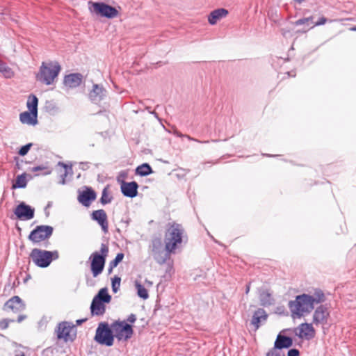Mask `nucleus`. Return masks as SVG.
I'll list each match as a JSON object with an SVG mask.
<instances>
[{
  "mask_svg": "<svg viewBox=\"0 0 356 356\" xmlns=\"http://www.w3.org/2000/svg\"><path fill=\"white\" fill-rule=\"evenodd\" d=\"M39 170H44V172L42 173V175H49L51 173V170H49V169L43 167V166H40V165H38V166H35L33 168V171L34 172H38Z\"/></svg>",
  "mask_w": 356,
  "mask_h": 356,
  "instance_id": "40",
  "label": "nucleus"
},
{
  "mask_svg": "<svg viewBox=\"0 0 356 356\" xmlns=\"http://www.w3.org/2000/svg\"><path fill=\"white\" fill-rule=\"evenodd\" d=\"M295 333L299 338L309 340L314 337L315 331L311 324L305 323L296 329Z\"/></svg>",
  "mask_w": 356,
  "mask_h": 356,
  "instance_id": "15",
  "label": "nucleus"
},
{
  "mask_svg": "<svg viewBox=\"0 0 356 356\" xmlns=\"http://www.w3.org/2000/svg\"><path fill=\"white\" fill-rule=\"evenodd\" d=\"M289 307L293 318H301L314 309L312 296L306 293L297 296L294 300L289 301Z\"/></svg>",
  "mask_w": 356,
  "mask_h": 356,
  "instance_id": "2",
  "label": "nucleus"
},
{
  "mask_svg": "<svg viewBox=\"0 0 356 356\" xmlns=\"http://www.w3.org/2000/svg\"><path fill=\"white\" fill-rule=\"evenodd\" d=\"M78 201L85 207H89L91 202L96 199L95 192L90 188L79 193L78 195Z\"/></svg>",
  "mask_w": 356,
  "mask_h": 356,
  "instance_id": "20",
  "label": "nucleus"
},
{
  "mask_svg": "<svg viewBox=\"0 0 356 356\" xmlns=\"http://www.w3.org/2000/svg\"><path fill=\"white\" fill-rule=\"evenodd\" d=\"M159 237L152 239L149 245V252L154 260L159 265H163L170 259V255L175 254L173 251L168 250L166 243H164Z\"/></svg>",
  "mask_w": 356,
  "mask_h": 356,
  "instance_id": "3",
  "label": "nucleus"
},
{
  "mask_svg": "<svg viewBox=\"0 0 356 356\" xmlns=\"http://www.w3.org/2000/svg\"><path fill=\"white\" fill-rule=\"evenodd\" d=\"M185 240H187V236L181 224L177 222L168 224L164 235V243H166L168 250L175 252Z\"/></svg>",
  "mask_w": 356,
  "mask_h": 356,
  "instance_id": "1",
  "label": "nucleus"
},
{
  "mask_svg": "<svg viewBox=\"0 0 356 356\" xmlns=\"http://www.w3.org/2000/svg\"><path fill=\"white\" fill-rule=\"evenodd\" d=\"M31 145H32V144L29 143V144H27V145L22 147L20 148V149L19 150V154L21 156H24L25 154H26L27 152H29L30 147H31Z\"/></svg>",
  "mask_w": 356,
  "mask_h": 356,
  "instance_id": "38",
  "label": "nucleus"
},
{
  "mask_svg": "<svg viewBox=\"0 0 356 356\" xmlns=\"http://www.w3.org/2000/svg\"><path fill=\"white\" fill-rule=\"evenodd\" d=\"M176 134H177V136H178L179 137H183V136L186 137L190 140H195V139H193V138H191V136H189L188 135L184 136V135H182L181 134L178 133V132H176Z\"/></svg>",
  "mask_w": 356,
  "mask_h": 356,
  "instance_id": "45",
  "label": "nucleus"
},
{
  "mask_svg": "<svg viewBox=\"0 0 356 356\" xmlns=\"http://www.w3.org/2000/svg\"><path fill=\"white\" fill-rule=\"evenodd\" d=\"M53 231L54 229L51 226L38 225L31 232L28 238L33 243H38L50 238Z\"/></svg>",
  "mask_w": 356,
  "mask_h": 356,
  "instance_id": "11",
  "label": "nucleus"
},
{
  "mask_svg": "<svg viewBox=\"0 0 356 356\" xmlns=\"http://www.w3.org/2000/svg\"><path fill=\"white\" fill-rule=\"evenodd\" d=\"M138 184L136 181H122L121 184L122 193L128 197H135L138 195Z\"/></svg>",
  "mask_w": 356,
  "mask_h": 356,
  "instance_id": "18",
  "label": "nucleus"
},
{
  "mask_svg": "<svg viewBox=\"0 0 356 356\" xmlns=\"http://www.w3.org/2000/svg\"><path fill=\"white\" fill-rule=\"evenodd\" d=\"M60 70V65L56 62H42L39 72L36 74V79L47 85H50L54 83Z\"/></svg>",
  "mask_w": 356,
  "mask_h": 356,
  "instance_id": "4",
  "label": "nucleus"
},
{
  "mask_svg": "<svg viewBox=\"0 0 356 356\" xmlns=\"http://www.w3.org/2000/svg\"><path fill=\"white\" fill-rule=\"evenodd\" d=\"M267 318L268 314L266 312L264 309L259 308L254 312L250 325L253 326L254 330L256 331L262 323L266 321Z\"/></svg>",
  "mask_w": 356,
  "mask_h": 356,
  "instance_id": "16",
  "label": "nucleus"
},
{
  "mask_svg": "<svg viewBox=\"0 0 356 356\" xmlns=\"http://www.w3.org/2000/svg\"><path fill=\"white\" fill-rule=\"evenodd\" d=\"M86 321V319H79L76 321L77 325H81L83 322Z\"/></svg>",
  "mask_w": 356,
  "mask_h": 356,
  "instance_id": "48",
  "label": "nucleus"
},
{
  "mask_svg": "<svg viewBox=\"0 0 356 356\" xmlns=\"http://www.w3.org/2000/svg\"><path fill=\"white\" fill-rule=\"evenodd\" d=\"M266 156H271L272 155L271 154H266Z\"/></svg>",
  "mask_w": 356,
  "mask_h": 356,
  "instance_id": "56",
  "label": "nucleus"
},
{
  "mask_svg": "<svg viewBox=\"0 0 356 356\" xmlns=\"http://www.w3.org/2000/svg\"><path fill=\"white\" fill-rule=\"evenodd\" d=\"M113 197L108 195L107 188H104L102 191L100 202L102 204H106L112 201Z\"/></svg>",
  "mask_w": 356,
  "mask_h": 356,
  "instance_id": "34",
  "label": "nucleus"
},
{
  "mask_svg": "<svg viewBox=\"0 0 356 356\" xmlns=\"http://www.w3.org/2000/svg\"><path fill=\"white\" fill-rule=\"evenodd\" d=\"M30 257L37 266L47 268L53 259L58 258V252L57 251L51 252L34 248L30 254Z\"/></svg>",
  "mask_w": 356,
  "mask_h": 356,
  "instance_id": "7",
  "label": "nucleus"
},
{
  "mask_svg": "<svg viewBox=\"0 0 356 356\" xmlns=\"http://www.w3.org/2000/svg\"><path fill=\"white\" fill-rule=\"evenodd\" d=\"M25 309V304L19 296H13L9 299L4 305L3 309H10L17 313L23 311Z\"/></svg>",
  "mask_w": 356,
  "mask_h": 356,
  "instance_id": "14",
  "label": "nucleus"
},
{
  "mask_svg": "<svg viewBox=\"0 0 356 356\" xmlns=\"http://www.w3.org/2000/svg\"><path fill=\"white\" fill-rule=\"evenodd\" d=\"M327 22V19L323 16V17H320L316 22L313 24L311 29H312L315 26L324 25Z\"/></svg>",
  "mask_w": 356,
  "mask_h": 356,
  "instance_id": "39",
  "label": "nucleus"
},
{
  "mask_svg": "<svg viewBox=\"0 0 356 356\" xmlns=\"http://www.w3.org/2000/svg\"><path fill=\"white\" fill-rule=\"evenodd\" d=\"M152 172L150 165L147 163H143L138 166L136 169V174L140 176H147Z\"/></svg>",
  "mask_w": 356,
  "mask_h": 356,
  "instance_id": "32",
  "label": "nucleus"
},
{
  "mask_svg": "<svg viewBox=\"0 0 356 356\" xmlns=\"http://www.w3.org/2000/svg\"><path fill=\"white\" fill-rule=\"evenodd\" d=\"M88 9L91 13L108 19L115 18L119 15V12L115 8L103 2L89 1Z\"/></svg>",
  "mask_w": 356,
  "mask_h": 356,
  "instance_id": "8",
  "label": "nucleus"
},
{
  "mask_svg": "<svg viewBox=\"0 0 356 356\" xmlns=\"http://www.w3.org/2000/svg\"><path fill=\"white\" fill-rule=\"evenodd\" d=\"M38 113L31 111H25L19 115V120L23 124L35 125L38 123Z\"/></svg>",
  "mask_w": 356,
  "mask_h": 356,
  "instance_id": "23",
  "label": "nucleus"
},
{
  "mask_svg": "<svg viewBox=\"0 0 356 356\" xmlns=\"http://www.w3.org/2000/svg\"><path fill=\"white\" fill-rule=\"evenodd\" d=\"M95 340L99 344L111 346L114 341V333L111 326L109 327L107 323H100L96 330Z\"/></svg>",
  "mask_w": 356,
  "mask_h": 356,
  "instance_id": "9",
  "label": "nucleus"
},
{
  "mask_svg": "<svg viewBox=\"0 0 356 356\" xmlns=\"http://www.w3.org/2000/svg\"><path fill=\"white\" fill-rule=\"evenodd\" d=\"M289 33V31H286V30H282V35L284 36H286L287 35V33Z\"/></svg>",
  "mask_w": 356,
  "mask_h": 356,
  "instance_id": "50",
  "label": "nucleus"
},
{
  "mask_svg": "<svg viewBox=\"0 0 356 356\" xmlns=\"http://www.w3.org/2000/svg\"><path fill=\"white\" fill-rule=\"evenodd\" d=\"M26 185H27L26 174L23 173L17 177L15 182L13 183L12 185V188L13 189L24 188L26 186Z\"/></svg>",
  "mask_w": 356,
  "mask_h": 356,
  "instance_id": "28",
  "label": "nucleus"
},
{
  "mask_svg": "<svg viewBox=\"0 0 356 356\" xmlns=\"http://www.w3.org/2000/svg\"><path fill=\"white\" fill-rule=\"evenodd\" d=\"M35 209L24 202L19 203L14 210V213L19 220H29L34 217Z\"/></svg>",
  "mask_w": 356,
  "mask_h": 356,
  "instance_id": "13",
  "label": "nucleus"
},
{
  "mask_svg": "<svg viewBox=\"0 0 356 356\" xmlns=\"http://www.w3.org/2000/svg\"><path fill=\"white\" fill-rule=\"evenodd\" d=\"M136 321V316L134 314H131L128 318L127 321L134 323Z\"/></svg>",
  "mask_w": 356,
  "mask_h": 356,
  "instance_id": "44",
  "label": "nucleus"
},
{
  "mask_svg": "<svg viewBox=\"0 0 356 356\" xmlns=\"http://www.w3.org/2000/svg\"><path fill=\"white\" fill-rule=\"evenodd\" d=\"M159 161H162V162H164V163H166L167 161H163L162 159H160Z\"/></svg>",
  "mask_w": 356,
  "mask_h": 356,
  "instance_id": "54",
  "label": "nucleus"
},
{
  "mask_svg": "<svg viewBox=\"0 0 356 356\" xmlns=\"http://www.w3.org/2000/svg\"><path fill=\"white\" fill-rule=\"evenodd\" d=\"M58 165H61L63 168V172L60 175V180L58 183L60 184L64 185L66 183V177L70 172L72 171V165H68L62 162H59Z\"/></svg>",
  "mask_w": 356,
  "mask_h": 356,
  "instance_id": "30",
  "label": "nucleus"
},
{
  "mask_svg": "<svg viewBox=\"0 0 356 356\" xmlns=\"http://www.w3.org/2000/svg\"><path fill=\"white\" fill-rule=\"evenodd\" d=\"M135 286L137 289V294L140 298L144 300L148 298L149 294L147 290L139 282H135Z\"/></svg>",
  "mask_w": 356,
  "mask_h": 356,
  "instance_id": "33",
  "label": "nucleus"
},
{
  "mask_svg": "<svg viewBox=\"0 0 356 356\" xmlns=\"http://www.w3.org/2000/svg\"><path fill=\"white\" fill-rule=\"evenodd\" d=\"M38 99L37 97L34 95H29L26 102V106L29 111L38 113Z\"/></svg>",
  "mask_w": 356,
  "mask_h": 356,
  "instance_id": "27",
  "label": "nucleus"
},
{
  "mask_svg": "<svg viewBox=\"0 0 356 356\" xmlns=\"http://www.w3.org/2000/svg\"><path fill=\"white\" fill-rule=\"evenodd\" d=\"M83 79V76L79 73H73L66 75L64 78V84L69 88H76L79 86Z\"/></svg>",
  "mask_w": 356,
  "mask_h": 356,
  "instance_id": "22",
  "label": "nucleus"
},
{
  "mask_svg": "<svg viewBox=\"0 0 356 356\" xmlns=\"http://www.w3.org/2000/svg\"><path fill=\"white\" fill-rule=\"evenodd\" d=\"M250 291V284L246 286L245 293H248Z\"/></svg>",
  "mask_w": 356,
  "mask_h": 356,
  "instance_id": "51",
  "label": "nucleus"
},
{
  "mask_svg": "<svg viewBox=\"0 0 356 356\" xmlns=\"http://www.w3.org/2000/svg\"><path fill=\"white\" fill-rule=\"evenodd\" d=\"M108 253V247L102 243L100 248V252H94L90 257V270L94 277L100 275L104 268L106 259Z\"/></svg>",
  "mask_w": 356,
  "mask_h": 356,
  "instance_id": "5",
  "label": "nucleus"
},
{
  "mask_svg": "<svg viewBox=\"0 0 356 356\" xmlns=\"http://www.w3.org/2000/svg\"><path fill=\"white\" fill-rule=\"evenodd\" d=\"M228 11L224 8H219L212 11L208 17V21L210 24L214 25L218 20L227 15Z\"/></svg>",
  "mask_w": 356,
  "mask_h": 356,
  "instance_id": "24",
  "label": "nucleus"
},
{
  "mask_svg": "<svg viewBox=\"0 0 356 356\" xmlns=\"http://www.w3.org/2000/svg\"><path fill=\"white\" fill-rule=\"evenodd\" d=\"M259 300L261 305L264 307L271 305L273 303L271 293L268 290L262 291L259 293Z\"/></svg>",
  "mask_w": 356,
  "mask_h": 356,
  "instance_id": "26",
  "label": "nucleus"
},
{
  "mask_svg": "<svg viewBox=\"0 0 356 356\" xmlns=\"http://www.w3.org/2000/svg\"><path fill=\"white\" fill-rule=\"evenodd\" d=\"M0 72L6 79H10L14 76V71L6 63L0 60Z\"/></svg>",
  "mask_w": 356,
  "mask_h": 356,
  "instance_id": "31",
  "label": "nucleus"
},
{
  "mask_svg": "<svg viewBox=\"0 0 356 356\" xmlns=\"http://www.w3.org/2000/svg\"><path fill=\"white\" fill-rule=\"evenodd\" d=\"M325 296L324 293L321 289H316L314 291V294L312 296V302L314 306L316 304H319L325 302Z\"/></svg>",
  "mask_w": 356,
  "mask_h": 356,
  "instance_id": "29",
  "label": "nucleus"
},
{
  "mask_svg": "<svg viewBox=\"0 0 356 356\" xmlns=\"http://www.w3.org/2000/svg\"><path fill=\"white\" fill-rule=\"evenodd\" d=\"M81 165H82V168L84 169V168H86V166L87 165L86 163H81Z\"/></svg>",
  "mask_w": 356,
  "mask_h": 356,
  "instance_id": "53",
  "label": "nucleus"
},
{
  "mask_svg": "<svg viewBox=\"0 0 356 356\" xmlns=\"http://www.w3.org/2000/svg\"><path fill=\"white\" fill-rule=\"evenodd\" d=\"M329 313L327 307L324 305H321L316 308L313 315V321L316 325H324L327 323Z\"/></svg>",
  "mask_w": 356,
  "mask_h": 356,
  "instance_id": "19",
  "label": "nucleus"
},
{
  "mask_svg": "<svg viewBox=\"0 0 356 356\" xmlns=\"http://www.w3.org/2000/svg\"><path fill=\"white\" fill-rule=\"evenodd\" d=\"M104 89L98 84H94L92 90L89 93V98L94 102H98L102 99L104 95Z\"/></svg>",
  "mask_w": 356,
  "mask_h": 356,
  "instance_id": "25",
  "label": "nucleus"
},
{
  "mask_svg": "<svg viewBox=\"0 0 356 356\" xmlns=\"http://www.w3.org/2000/svg\"><path fill=\"white\" fill-rule=\"evenodd\" d=\"M111 296L106 288L101 289L93 298L90 305V312L92 316H102L106 312L105 303L110 302Z\"/></svg>",
  "mask_w": 356,
  "mask_h": 356,
  "instance_id": "6",
  "label": "nucleus"
},
{
  "mask_svg": "<svg viewBox=\"0 0 356 356\" xmlns=\"http://www.w3.org/2000/svg\"><path fill=\"white\" fill-rule=\"evenodd\" d=\"M114 337L119 341H127L130 339L134 333L132 326L124 321H115L111 324Z\"/></svg>",
  "mask_w": 356,
  "mask_h": 356,
  "instance_id": "10",
  "label": "nucleus"
},
{
  "mask_svg": "<svg viewBox=\"0 0 356 356\" xmlns=\"http://www.w3.org/2000/svg\"><path fill=\"white\" fill-rule=\"evenodd\" d=\"M74 327V325L67 321L58 323L55 330L58 339H63L65 342L72 341L74 337L70 332Z\"/></svg>",
  "mask_w": 356,
  "mask_h": 356,
  "instance_id": "12",
  "label": "nucleus"
},
{
  "mask_svg": "<svg viewBox=\"0 0 356 356\" xmlns=\"http://www.w3.org/2000/svg\"><path fill=\"white\" fill-rule=\"evenodd\" d=\"M124 254L123 253H118L115 258L110 261V264L111 267H116L120 262H121L124 258Z\"/></svg>",
  "mask_w": 356,
  "mask_h": 356,
  "instance_id": "37",
  "label": "nucleus"
},
{
  "mask_svg": "<svg viewBox=\"0 0 356 356\" xmlns=\"http://www.w3.org/2000/svg\"><path fill=\"white\" fill-rule=\"evenodd\" d=\"M51 207V204H50V203H48V204H47V207Z\"/></svg>",
  "mask_w": 356,
  "mask_h": 356,
  "instance_id": "55",
  "label": "nucleus"
},
{
  "mask_svg": "<svg viewBox=\"0 0 356 356\" xmlns=\"http://www.w3.org/2000/svg\"><path fill=\"white\" fill-rule=\"evenodd\" d=\"M266 356H285V353L283 350H280L273 347L267 352Z\"/></svg>",
  "mask_w": 356,
  "mask_h": 356,
  "instance_id": "36",
  "label": "nucleus"
},
{
  "mask_svg": "<svg viewBox=\"0 0 356 356\" xmlns=\"http://www.w3.org/2000/svg\"><path fill=\"white\" fill-rule=\"evenodd\" d=\"M26 318V315H19L18 317H17V321L18 323H21L22 321H24V319Z\"/></svg>",
  "mask_w": 356,
  "mask_h": 356,
  "instance_id": "46",
  "label": "nucleus"
},
{
  "mask_svg": "<svg viewBox=\"0 0 356 356\" xmlns=\"http://www.w3.org/2000/svg\"><path fill=\"white\" fill-rule=\"evenodd\" d=\"M350 31H356V26L350 28Z\"/></svg>",
  "mask_w": 356,
  "mask_h": 356,
  "instance_id": "52",
  "label": "nucleus"
},
{
  "mask_svg": "<svg viewBox=\"0 0 356 356\" xmlns=\"http://www.w3.org/2000/svg\"><path fill=\"white\" fill-rule=\"evenodd\" d=\"M115 267H111V264H109L108 265V274H111L113 271V269Z\"/></svg>",
  "mask_w": 356,
  "mask_h": 356,
  "instance_id": "47",
  "label": "nucleus"
},
{
  "mask_svg": "<svg viewBox=\"0 0 356 356\" xmlns=\"http://www.w3.org/2000/svg\"><path fill=\"white\" fill-rule=\"evenodd\" d=\"M91 217L93 220H95L98 222L104 233L108 232V224L107 220V215L104 210L99 209L94 211L92 213Z\"/></svg>",
  "mask_w": 356,
  "mask_h": 356,
  "instance_id": "17",
  "label": "nucleus"
},
{
  "mask_svg": "<svg viewBox=\"0 0 356 356\" xmlns=\"http://www.w3.org/2000/svg\"><path fill=\"white\" fill-rule=\"evenodd\" d=\"M305 19H308V22H309V24H312V20H313V17L312 16H309L308 17H305Z\"/></svg>",
  "mask_w": 356,
  "mask_h": 356,
  "instance_id": "49",
  "label": "nucleus"
},
{
  "mask_svg": "<svg viewBox=\"0 0 356 356\" xmlns=\"http://www.w3.org/2000/svg\"><path fill=\"white\" fill-rule=\"evenodd\" d=\"M121 278L118 276H115L112 279V290L114 293L118 291L120 286Z\"/></svg>",
  "mask_w": 356,
  "mask_h": 356,
  "instance_id": "35",
  "label": "nucleus"
},
{
  "mask_svg": "<svg viewBox=\"0 0 356 356\" xmlns=\"http://www.w3.org/2000/svg\"><path fill=\"white\" fill-rule=\"evenodd\" d=\"M13 320H8V319H3L0 321V330H5L6 329L10 322H13Z\"/></svg>",
  "mask_w": 356,
  "mask_h": 356,
  "instance_id": "41",
  "label": "nucleus"
},
{
  "mask_svg": "<svg viewBox=\"0 0 356 356\" xmlns=\"http://www.w3.org/2000/svg\"><path fill=\"white\" fill-rule=\"evenodd\" d=\"M287 356H300V352L296 348L290 349L288 351Z\"/></svg>",
  "mask_w": 356,
  "mask_h": 356,
  "instance_id": "43",
  "label": "nucleus"
},
{
  "mask_svg": "<svg viewBox=\"0 0 356 356\" xmlns=\"http://www.w3.org/2000/svg\"><path fill=\"white\" fill-rule=\"evenodd\" d=\"M294 25H296V26H300V25L309 26V22H308V19H305V17H304V18H301V19H299L297 21H296L294 22Z\"/></svg>",
  "mask_w": 356,
  "mask_h": 356,
  "instance_id": "42",
  "label": "nucleus"
},
{
  "mask_svg": "<svg viewBox=\"0 0 356 356\" xmlns=\"http://www.w3.org/2000/svg\"><path fill=\"white\" fill-rule=\"evenodd\" d=\"M293 345V339L290 337H286L280 333L274 343L273 348L282 350L283 348H289Z\"/></svg>",
  "mask_w": 356,
  "mask_h": 356,
  "instance_id": "21",
  "label": "nucleus"
}]
</instances>
